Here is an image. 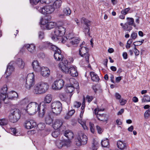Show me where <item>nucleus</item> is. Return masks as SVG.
I'll return each mask as SVG.
<instances>
[{
  "label": "nucleus",
  "mask_w": 150,
  "mask_h": 150,
  "mask_svg": "<svg viewBox=\"0 0 150 150\" xmlns=\"http://www.w3.org/2000/svg\"><path fill=\"white\" fill-rule=\"evenodd\" d=\"M36 125V122L33 120L26 121L25 122V128L28 129L35 127Z\"/></svg>",
  "instance_id": "nucleus-19"
},
{
  "label": "nucleus",
  "mask_w": 150,
  "mask_h": 150,
  "mask_svg": "<svg viewBox=\"0 0 150 150\" xmlns=\"http://www.w3.org/2000/svg\"><path fill=\"white\" fill-rule=\"evenodd\" d=\"M18 94L16 92L14 91H11L7 93L6 98H7L8 102V99H16L18 98Z\"/></svg>",
  "instance_id": "nucleus-18"
},
{
  "label": "nucleus",
  "mask_w": 150,
  "mask_h": 150,
  "mask_svg": "<svg viewBox=\"0 0 150 150\" xmlns=\"http://www.w3.org/2000/svg\"><path fill=\"white\" fill-rule=\"evenodd\" d=\"M52 96L50 94H47L44 98V101L45 103H49L52 101Z\"/></svg>",
  "instance_id": "nucleus-35"
},
{
  "label": "nucleus",
  "mask_w": 150,
  "mask_h": 150,
  "mask_svg": "<svg viewBox=\"0 0 150 150\" xmlns=\"http://www.w3.org/2000/svg\"><path fill=\"white\" fill-rule=\"evenodd\" d=\"M10 132L11 134L17 136L18 135V133L15 128H10Z\"/></svg>",
  "instance_id": "nucleus-46"
},
{
  "label": "nucleus",
  "mask_w": 150,
  "mask_h": 150,
  "mask_svg": "<svg viewBox=\"0 0 150 150\" xmlns=\"http://www.w3.org/2000/svg\"><path fill=\"white\" fill-rule=\"evenodd\" d=\"M70 84H68L67 86L66 91L67 93H71L74 89L75 87H78L79 84L75 79L73 78L69 79Z\"/></svg>",
  "instance_id": "nucleus-10"
},
{
  "label": "nucleus",
  "mask_w": 150,
  "mask_h": 150,
  "mask_svg": "<svg viewBox=\"0 0 150 150\" xmlns=\"http://www.w3.org/2000/svg\"><path fill=\"white\" fill-rule=\"evenodd\" d=\"M51 107L53 113L56 115H59L62 109V103L58 101H55L52 102L51 104Z\"/></svg>",
  "instance_id": "nucleus-9"
},
{
  "label": "nucleus",
  "mask_w": 150,
  "mask_h": 150,
  "mask_svg": "<svg viewBox=\"0 0 150 150\" xmlns=\"http://www.w3.org/2000/svg\"><path fill=\"white\" fill-rule=\"evenodd\" d=\"M91 80L93 81L97 82L99 81V78L97 74L93 72L90 73Z\"/></svg>",
  "instance_id": "nucleus-32"
},
{
  "label": "nucleus",
  "mask_w": 150,
  "mask_h": 150,
  "mask_svg": "<svg viewBox=\"0 0 150 150\" xmlns=\"http://www.w3.org/2000/svg\"><path fill=\"white\" fill-rule=\"evenodd\" d=\"M49 88L48 84L45 82H40L35 86L33 91L35 94H41L45 93Z\"/></svg>",
  "instance_id": "nucleus-2"
},
{
  "label": "nucleus",
  "mask_w": 150,
  "mask_h": 150,
  "mask_svg": "<svg viewBox=\"0 0 150 150\" xmlns=\"http://www.w3.org/2000/svg\"><path fill=\"white\" fill-rule=\"evenodd\" d=\"M121 105H124L126 103L127 101L126 100L122 98L119 100Z\"/></svg>",
  "instance_id": "nucleus-58"
},
{
  "label": "nucleus",
  "mask_w": 150,
  "mask_h": 150,
  "mask_svg": "<svg viewBox=\"0 0 150 150\" xmlns=\"http://www.w3.org/2000/svg\"><path fill=\"white\" fill-rule=\"evenodd\" d=\"M115 97L117 99L119 100L120 99H121V96L119 93H117L115 94Z\"/></svg>",
  "instance_id": "nucleus-64"
},
{
  "label": "nucleus",
  "mask_w": 150,
  "mask_h": 150,
  "mask_svg": "<svg viewBox=\"0 0 150 150\" xmlns=\"http://www.w3.org/2000/svg\"><path fill=\"white\" fill-rule=\"evenodd\" d=\"M144 40H142L141 41H138L137 42H139V44H135V43H136V42H134L133 44L135 46H136L140 45L142 44L144 42Z\"/></svg>",
  "instance_id": "nucleus-62"
},
{
  "label": "nucleus",
  "mask_w": 150,
  "mask_h": 150,
  "mask_svg": "<svg viewBox=\"0 0 150 150\" xmlns=\"http://www.w3.org/2000/svg\"><path fill=\"white\" fill-rule=\"evenodd\" d=\"M104 110V109H100L98 108H96L94 110V113L96 115H97V114H98V113L99 111H103Z\"/></svg>",
  "instance_id": "nucleus-59"
},
{
  "label": "nucleus",
  "mask_w": 150,
  "mask_h": 150,
  "mask_svg": "<svg viewBox=\"0 0 150 150\" xmlns=\"http://www.w3.org/2000/svg\"><path fill=\"white\" fill-rule=\"evenodd\" d=\"M44 37V34L43 32H39L38 33V37L39 39H43Z\"/></svg>",
  "instance_id": "nucleus-54"
},
{
  "label": "nucleus",
  "mask_w": 150,
  "mask_h": 150,
  "mask_svg": "<svg viewBox=\"0 0 150 150\" xmlns=\"http://www.w3.org/2000/svg\"><path fill=\"white\" fill-rule=\"evenodd\" d=\"M134 52L135 54L137 56L139 54V52L138 50L135 47V46H134Z\"/></svg>",
  "instance_id": "nucleus-63"
},
{
  "label": "nucleus",
  "mask_w": 150,
  "mask_h": 150,
  "mask_svg": "<svg viewBox=\"0 0 150 150\" xmlns=\"http://www.w3.org/2000/svg\"><path fill=\"white\" fill-rule=\"evenodd\" d=\"M18 67L20 69H23L25 66V63L22 59L19 58L17 59L16 61Z\"/></svg>",
  "instance_id": "nucleus-27"
},
{
  "label": "nucleus",
  "mask_w": 150,
  "mask_h": 150,
  "mask_svg": "<svg viewBox=\"0 0 150 150\" xmlns=\"http://www.w3.org/2000/svg\"><path fill=\"white\" fill-rule=\"evenodd\" d=\"M102 146L104 147H107L109 145V140L107 139L103 140L101 142Z\"/></svg>",
  "instance_id": "nucleus-39"
},
{
  "label": "nucleus",
  "mask_w": 150,
  "mask_h": 150,
  "mask_svg": "<svg viewBox=\"0 0 150 150\" xmlns=\"http://www.w3.org/2000/svg\"><path fill=\"white\" fill-rule=\"evenodd\" d=\"M62 121L60 119H56L53 125V127L54 129H58L62 125Z\"/></svg>",
  "instance_id": "nucleus-23"
},
{
  "label": "nucleus",
  "mask_w": 150,
  "mask_h": 150,
  "mask_svg": "<svg viewBox=\"0 0 150 150\" xmlns=\"http://www.w3.org/2000/svg\"><path fill=\"white\" fill-rule=\"evenodd\" d=\"M24 47L31 53H33L35 51V46L34 44L25 45Z\"/></svg>",
  "instance_id": "nucleus-25"
},
{
  "label": "nucleus",
  "mask_w": 150,
  "mask_h": 150,
  "mask_svg": "<svg viewBox=\"0 0 150 150\" xmlns=\"http://www.w3.org/2000/svg\"><path fill=\"white\" fill-rule=\"evenodd\" d=\"M14 70V68L13 66L9 64L5 72V78H8L11 75Z\"/></svg>",
  "instance_id": "nucleus-22"
},
{
  "label": "nucleus",
  "mask_w": 150,
  "mask_h": 150,
  "mask_svg": "<svg viewBox=\"0 0 150 150\" xmlns=\"http://www.w3.org/2000/svg\"><path fill=\"white\" fill-rule=\"evenodd\" d=\"M20 116L19 110L15 108L10 110L8 118L10 122L13 123H15L19 119Z\"/></svg>",
  "instance_id": "nucleus-6"
},
{
  "label": "nucleus",
  "mask_w": 150,
  "mask_h": 150,
  "mask_svg": "<svg viewBox=\"0 0 150 150\" xmlns=\"http://www.w3.org/2000/svg\"><path fill=\"white\" fill-rule=\"evenodd\" d=\"M89 125L90 126V129L91 132L92 133H94V125L93 124H92L91 122H89Z\"/></svg>",
  "instance_id": "nucleus-51"
},
{
  "label": "nucleus",
  "mask_w": 150,
  "mask_h": 150,
  "mask_svg": "<svg viewBox=\"0 0 150 150\" xmlns=\"http://www.w3.org/2000/svg\"><path fill=\"white\" fill-rule=\"evenodd\" d=\"M7 90V88L6 86H4L0 90V99L4 100V103L5 104L8 103V99L6 98Z\"/></svg>",
  "instance_id": "nucleus-14"
},
{
  "label": "nucleus",
  "mask_w": 150,
  "mask_h": 150,
  "mask_svg": "<svg viewBox=\"0 0 150 150\" xmlns=\"http://www.w3.org/2000/svg\"><path fill=\"white\" fill-rule=\"evenodd\" d=\"M96 117L98 120L103 122H106V123L109 117L108 115L104 114H97Z\"/></svg>",
  "instance_id": "nucleus-24"
},
{
  "label": "nucleus",
  "mask_w": 150,
  "mask_h": 150,
  "mask_svg": "<svg viewBox=\"0 0 150 150\" xmlns=\"http://www.w3.org/2000/svg\"><path fill=\"white\" fill-rule=\"evenodd\" d=\"M99 143L97 139H93L90 147L91 150H97L98 147Z\"/></svg>",
  "instance_id": "nucleus-26"
},
{
  "label": "nucleus",
  "mask_w": 150,
  "mask_h": 150,
  "mask_svg": "<svg viewBox=\"0 0 150 150\" xmlns=\"http://www.w3.org/2000/svg\"><path fill=\"white\" fill-rule=\"evenodd\" d=\"M96 129H97L98 133L100 134L102 133L103 131V129L102 128H101L100 126L97 125L96 126Z\"/></svg>",
  "instance_id": "nucleus-57"
},
{
  "label": "nucleus",
  "mask_w": 150,
  "mask_h": 150,
  "mask_svg": "<svg viewBox=\"0 0 150 150\" xmlns=\"http://www.w3.org/2000/svg\"><path fill=\"white\" fill-rule=\"evenodd\" d=\"M59 134V131L58 130L53 132L52 133V135L54 138L57 137Z\"/></svg>",
  "instance_id": "nucleus-49"
},
{
  "label": "nucleus",
  "mask_w": 150,
  "mask_h": 150,
  "mask_svg": "<svg viewBox=\"0 0 150 150\" xmlns=\"http://www.w3.org/2000/svg\"><path fill=\"white\" fill-rule=\"evenodd\" d=\"M93 99V98L92 96H87L86 97V99L88 103H90Z\"/></svg>",
  "instance_id": "nucleus-61"
},
{
  "label": "nucleus",
  "mask_w": 150,
  "mask_h": 150,
  "mask_svg": "<svg viewBox=\"0 0 150 150\" xmlns=\"http://www.w3.org/2000/svg\"><path fill=\"white\" fill-rule=\"evenodd\" d=\"M34 76L33 73L28 74L26 80L25 86L27 88L30 89L35 83Z\"/></svg>",
  "instance_id": "nucleus-12"
},
{
  "label": "nucleus",
  "mask_w": 150,
  "mask_h": 150,
  "mask_svg": "<svg viewBox=\"0 0 150 150\" xmlns=\"http://www.w3.org/2000/svg\"><path fill=\"white\" fill-rule=\"evenodd\" d=\"M142 101L143 103L145 102H150V96L148 95L144 96L142 99Z\"/></svg>",
  "instance_id": "nucleus-45"
},
{
  "label": "nucleus",
  "mask_w": 150,
  "mask_h": 150,
  "mask_svg": "<svg viewBox=\"0 0 150 150\" xmlns=\"http://www.w3.org/2000/svg\"><path fill=\"white\" fill-rule=\"evenodd\" d=\"M36 8L40 13L44 15L51 14L54 11L52 4L47 5L43 7L37 6Z\"/></svg>",
  "instance_id": "nucleus-8"
},
{
  "label": "nucleus",
  "mask_w": 150,
  "mask_h": 150,
  "mask_svg": "<svg viewBox=\"0 0 150 150\" xmlns=\"http://www.w3.org/2000/svg\"><path fill=\"white\" fill-rule=\"evenodd\" d=\"M63 11L65 15L67 16H69L71 13V11L68 7L64 8Z\"/></svg>",
  "instance_id": "nucleus-36"
},
{
  "label": "nucleus",
  "mask_w": 150,
  "mask_h": 150,
  "mask_svg": "<svg viewBox=\"0 0 150 150\" xmlns=\"http://www.w3.org/2000/svg\"><path fill=\"white\" fill-rule=\"evenodd\" d=\"M81 22L82 23H84L86 26V28H85L84 31L85 35H88L90 36V28L89 27V26L90 24V21L84 18H83L81 19Z\"/></svg>",
  "instance_id": "nucleus-17"
},
{
  "label": "nucleus",
  "mask_w": 150,
  "mask_h": 150,
  "mask_svg": "<svg viewBox=\"0 0 150 150\" xmlns=\"http://www.w3.org/2000/svg\"><path fill=\"white\" fill-rule=\"evenodd\" d=\"M8 123V120L7 119H0V125H6Z\"/></svg>",
  "instance_id": "nucleus-47"
},
{
  "label": "nucleus",
  "mask_w": 150,
  "mask_h": 150,
  "mask_svg": "<svg viewBox=\"0 0 150 150\" xmlns=\"http://www.w3.org/2000/svg\"><path fill=\"white\" fill-rule=\"evenodd\" d=\"M48 22V20L45 18H42L40 21L41 24L45 26H46Z\"/></svg>",
  "instance_id": "nucleus-50"
},
{
  "label": "nucleus",
  "mask_w": 150,
  "mask_h": 150,
  "mask_svg": "<svg viewBox=\"0 0 150 150\" xmlns=\"http://www.w3.org/2000/svg\"><path fill=\"white\" fill-rule=\"evenodd\" d=\"M128 20L127 23L129 25H133L134 27L136 26V25L134 23V21L133 18H127Z\"/></svg>",
  "instance_id": "nucleus-40"
},
{
  "label": "nucleus",
  "mask_w": 150,
  "mask_h": 150,
  "mask_svg": "<svg viewBox=\"0 0 150 150\" xmlns=\"http://www.w3.org/2000/svg\"><path fill=\"white\" fill-rule=\"evenodd\" d=\"M57 25V23L54 22H48L45 27L47 29L50 30L55 27Z\"/></svg>",
  "instance_id": "nucleus-34"
},
{
  "label": "nucleus",
  "mask_w": 150,
  "mask_h": 150,
  "mask_svg": "<svg viewBox=\"0 0 150 150\" xmlns=\"http://www.w3.org/2000/svg\"><path fill=\"white\" fill-rule=\"evenodd\" d=\"M63 63L59 64V68L63 72L66 74H69L71 76L73 77H76L78 75L76 67L75 66H71L68 67H67V65H63Z\"/></svg>",
  "instance_id": "nucleus-3"
},
{
  "label": "nucleus",
  "mask_w": 150,
  "mask_h": 150,
  "mask_svg": "<svg viewBox=\"0 0 150 150\" xmlns=\"http://www.w3.org/2000/svg\"><path fill=\"white\" fill-rule=\"evenodd\" d=\"M144 115L145 117H148L150 115V108L144 112Z\"/></svg>",
  "instance_id": "nucleus-56"
},
{
  "label": "nucleus",
  "mask_w": 150,
  "mask_h": 150,
  "mask_svg": "<svg viewBox=\"0 0 150 150\" xmlns=\"http://www.w3.org/2000/svg\"><path fill=\"white\" fill-rule=\"evenodd\" d=\"M117 145L118 148L121 150L124 149L127 146L125 143L120 140L117 141Z\"/></svg>",
  "instance_id": "nucleus-33"
},
{
  "label": "nucleus",
  "mask_w": 150,
  "mask_h": 150,
  "mask_svg": "<svg viewBox=\"0 0 150 150\" xmlns=\"http://www.w3.org/2000/svg\"><path fill=\"white\" fill-rule=\"evenodd\" d=\"M137 36V33L133 32L132 33L131 35V37L134 40L135 39Z\"/></svg>",
  "instance_id": "nucleus-60"
},
{
  "label": "nucleus",
  "mask_w": 150,
  "mask_h": 150,
  "mask_svg": "<svg viewBox=\"0 0 150 150\" xmlns=\"http://www.w3.org/2000/svg\"><path fill=\"white\" fill-rule=\"evenodd\" d=\"M64 135L67 138L68 141H70V140L73 139L74 137V135L73 132L69 130L65 131L64 133Z\"/></svg>",
  "instance_id": "nucleus-28"
},
{
  "label": "nucleus",
  "mask_w": 150,
  "mask_h": 150,
  "mask_svg": "<svg viewBox=\"0 0 150 150\" xmlns=\"http://www.w3.org/2000/svg\"><path fill=\"white\" fill-rule=\"evenodd\" d=\"M81 104L80 103L75 101L74 103L73 106L74 107L78 108L80 106Z\"/></svg>",
  "instance_id": "nucleus-53"
},
{
  "label": "nucleus",
  "mask_w": 150,
  "mask_h": 150,
  "mask_svg": "<svg viewBox=\"0 0 150 150\" xmlns=\"http://www.w3.org/2000/svg\"><path fill=\"white\" fill-rule=\"evenodd\" d=\"M64 83L62 79L55 81L52 84V89L55 90H59L64 86Z\"/></svg>",
  "instance_id": "nucleus-13"
},
{
  "label": "nucleus",
  "mask_w": 150,
  "mask_h": 150,
  "mask_svg": "<svg viewBox=\"0 0 150 150\" xmlns=\"http://www.w3.org/2000/svg\"><path fill=\"white\" fill-rule=\"evenodd\" d=\"M130 9V8H129L124 9V10H123L121 11V13L122 14H123L125 15H126L128 13Z\"/></svg>",
  "instance_id": "nucleus-52"
},
{
  "label": "nucleus",
  "mask_w": 150,
  "mask_h": 150,
  "mask_svg": "<svg viewBox=\"0 0 150 150\" xmlns=\"http://www.w3.org/2000/svg\"><path fill=\"white\" fill-rule=\"evenodd\" d=\"M45 122L47 124L50 125L52 122V118L49 116H47L45 119Z\"/></svg>",
  "instance_id": "nucleus-43"
},
{
  "label": "nucleus",
  "mask_w": 150,
  "mask_h": 150,
  "mask_svg": "<svg viewBox=\"0 0 150 150\" xmlns=\"http://www.w3.org/2000/svg\"><path fill=\"white\" fill-rule=\"evenodd\" d=\"M71 141L65 140H57L56 142V144L58 148L61 149L64 146H69Z\"/></svg>",
  "instance_id": "nucleus-15"
},
{
  "label": "nucleus",
  "mask_w": 150,
  "mask_h": 150,
  "mask_svg": "<svg viewBox=\"0 0 150 150\" xmlns=\"http://www.w3.org/2000/svg\"><path fill=\"white\" fill-rule=\"evenodd\" d=\"M84 111V110H81L80 115V118L78 119V122L81 125L84 129H87L88 128L85 124V122L83 121L82 120Z\"/></svg>",
  "instance_id": "nucleus-20"
},
{
  "label": "nucleus",
  "mask_w": 150,
  "mask_h": 150,
  "mask_svg": "<svg viewBox=\"0 0 150 150\" xmlns=\"http://www.w3.org/2000/svg\"><path fill=\"white\" fill-rule=\"evenodd\" d=\"M43 47L48 48L53 50L56 49V46L48 42H45L43 43Z\"/></svg>",
  "instance_id": "nucleus-30"
},
{
  "label": "nucleus",
  "mask_w": 150,
  "mask_h": 150,
  "mask_svg": "<svg viewBox=\"0 0 150 150\" xmlns=\"http://www.w3.org/2000/svg\"><path fill=\"white\" fill-rule=\"evenodd\" d=\"M70 39H69V43L67 44V45L68 47H71L72 45H76L78 44L80 40L79 38L77 37H72L70 36Z\"/></svg>",
  "instance_id": "nucleus-16"
},
{
  "label": "nucleus",
  "mask_w": 150,
  "mask_h": 150,
  "mask_svg": "<svg viewBox=\"0 0 150 150\" xmlns=\"http://www.w3.org/2000/svg\"><path fill=\"white\" fill-rule=\"evenodd\" d=\"M75 142L76 145L78 146L81 144H86L87 142V137L82 132H79L75 138Z\"/></svg>",
  "instance_id": "nucleus-7"
},
{
  "label": "nucleus",
  "mask_w": 150,
  "mask_h": 150,
  "mask_svg": "<svg viewBox=\"0 0 150 150\" xmlns=\"http://www.w3.org/2000/svg\"><path fill=\"white\" fill-rule=\"evenodd\" d=\"M25 111L30 115H33L38 112L39 115L40 117L44 116L46 110V104L45 103L39 105L36 102L30 103L26 106Z\"/></svg>",
  "instance_id": "nucleus-1"
},
{
  "label": "nucleus",
  "mask_w": 150,
  "mask_h": 150,
  "mask_svg": "<svg viewBox=\"0 0 150 150\" xmlns=\"http://www.w3.org/2000/svg\"><path fill=\"white\" fill-rule=\"evenodd\" d=\"M32 65L34 70L35 71H40L41 67L39 65L38 62L37 60H34L32 62Z\"/></svg>",
  "instance_id": "nucleus-29"
},
{
  "label": "nucleus",
  "mask_w": 150,
  "mask_h": 150,
  "mask_svg": "<svg viewBox=\"0 0 150 150\" xmlns=\"http://www.w3.org/2000/svg\"><path fill=\"white\" fill-rule=\"evenodd\" d=\"M120 25L122 27L124 30H126L129 32H130L132 28L131 26H128L127 23H125L124 24H123L122 23H121Z\"/></svg>",
  "instance_id": "nucleus-37"
},
{
  "label": "nucleus",
  "mask_w": 150,
  "mask_h": 150,
  "mask_svg": "<svg viewBox=\"0 0 150 150\" xmlns=\"http://www.w3.org/2000/svg\"><path fill=\"white\" fill-rule=\"evenodd\" d=\"M80 48L79 50V54L81 57H84L86 62L88 63L89 58L90 55L88 53L89 49L85 47L82 46V45H80Z\"/></svg>",
  "instance_id": "nucleus-11"
},
{
  "label": "nucleus",
  "mask_w": 150,
  "mask_h": 150,
  "mask_svg": "<svg viewBox=\"0 0 150 150\" xmlns=\"http://www.w3.org/2000/svg\"><path fill=\"white\" fill-rule=\"evenodd\" d=\"M45 124L43 123H40L38 124L37 126V128L40 130H43L45 127Z\"/></svg>",
  "instance_id": "nucleus-42"
},
{
  "label": "nucleus",
  "mask_w": 150,
  "mask_h": 150,
  "mask_svg": "<svg viewBox=\"0 0 150 150\" xmlns=\"http://www.w3.org/2000/svg\"><path fill=\"white\" fill-rule=\"evenodd\" d=\"M71 34H69L67 36L64 37L62 38V42L63 43L67 44L69 43V41L68 40L69 39H70V36H71Z\"/></svg>",
  "instance_id": "nucleus-38"
},
{
  "label": "nucleus",
  "mask_w": 150,
  "mask_h": 150,
  "mask_svg": "<svg viewBox=\"0 0 150 150\" xmlns=\"http://www.w3.org/2000/svg\"><path fill=\"white\" fill-rule=\"evenodd\" d=\"M29 99L27 98L23 99L21 102V104L23 105H26L30 103Z\"/></svg>",
  "instance_id": "nucleus-41"
},
{
  "label": "nucleus",
  "mask_w": 150,
  "mask_h": 150,
  "mask_svg": "<svg viewBox=\"0 0 150 150\" xmlns=\"http://www.w3.org/2000/svg\"><path fill=\"white\" fill-rule=\"evenodd\" d=\"M40 0H30V3L32 5L37 4Z\"/></svg>",
  "instance_id": "nucleus-55"
},
{
  "label": "nucleus",
  "mask_w": 150,
  "mask_h": 150,
  "mask_svg": "<svg viewBox=\"0 0 150 150\" xmlns=\"http://www.w3.org/2000/svg\"><path fill=\"white\" fill-rule=\"evenodd\" d=\"M59 97L62 100L64 101H66L67 98L65 95L64 93H60L59 95Z\"/></svg>",
  "instance_id": "nucleus-44"
},
{
  "label": "nucleus",
  "mask_w": 150,
  "mask_h": 150,
  "mask_svg": "<svg viewBox=\"0 0 150 150\" xmlns=\"http://www.w3.org/2000/svg\"><path fill=\"white\" fill-rule=\"evenodd\" d=\"M62 1L61 0H56L52 5L54 8V10L55 9H58L62 5Z\"/></svg>",
  "instance_id": "nucleus-31"
},
{
  "label": "nucleus",
  "mask_w": 150,
  "mask_h": 150,
  "mask_svg": "<svg viewBox=\"0 0 150 150\" xmlns=\"http://www.w3.org/2000/svg\"><path fill=\"white\" fill-rule=\"evenodd\" d=\"M40 71L41 74L43 76H47L50 74V70L47 67H41Z\"/></svg>",
  "instance_id": "nucleus-21"
},
{
  "label": "nucleus",
  "mask_w": 150,
  "mask_h": 150,
  "mask_svg": "<svg viewBox=\"0 0 150 150\" xmlns=\"http://www.w3.org/2000/svg\"><path fill=\"white\" fill-rule=\"evenodd\" d=\"M65 28L62 26H59L55 28L54 31L51 34L52 39L56 41L60 37L63 36L65 32Z\"/></svg>",
  "instance_id": "nucleus-4"
},
{
  "label": "nucleus",
  "mask_w": 150,
  "mask_h": 150,
  "mask_svg": "<svg viewBox=\"0 0 150 150\" xmlns=\"http://www.w3.org/2000/svg\"><path fill=\"white\" fill-rule=\"evenodd\" d=\"M67 29L69 30H72L74 28V25L72 23H67Z\"/></svg>",
  "instance_id": "nucleus-48"
},
{
  "label": "nucleus",
  "mask_w": 150,
  "mask_h": 150,
  "mask_svg": "<svg viewBox=\"0 0 150 150\" xmlns=\"http://www.w3.org/2000/svg\"><path fill=\"white\" fill-rule=\"evenodd\" d=\"M56 49H54L52 50L54 51V57L55 59L57 61H61V62L59 64H59L63 63L64 64L62 65L63 66L64 65H67L69 62L68 61L64 58L63 55L61 54V52L60 50L56 46Z\"/></svg>",
  "instance_id": "nucleus-5"
}]
</instances>
